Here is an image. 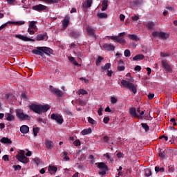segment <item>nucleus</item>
<instances>
[{
    "instance_id": "obj_47",
    "label": "nucleus",
    "mask_w": 177,
    "mask_h": 177,
    "mask_svg": "<svg viewBox=\"0 0 177 177\" xmlns=\"http://www.w3.org/2000/svg\"><path fill=\"white\" fill-rule=\"evenodd\" d=\"M124 53L125 57H129L131 56V51L129 50H125Z\"/></svg>"
},
{
    "instance_id": "obj_38",
    "label": "nucleus",
    "mask_w": 177,
    "mask_h": 177,
    "mask_svg": "<svg viewBox=\"0 0 177 177\" xmlns=\"http://www.w3.org/2000/svg\"><path fill=\"white\" fill-rule=\"evenodd\" d=\"M165 171V169H164V167H161V168H160V167H155V172H156V174H158V172H164Z\"/></svg>"
},
{
    "instance_id": "obj_39",
    "label": "nucleus",
    "mask_w": 177,
    "mask_h": 177,
    "mask_svg": "<svg viewBox=\"0 0 177 177\" xmlns=\"http://www.w3.org/2000/svg\"><path fill=\"white\" fill-rule=\"evenodd\" d=\"M77 93L78 95H88V91H86L84 88H80L79 89Z\"/></svg>"
},
{
    "instance_id": "obj_55",
    "label": "nucleus",
    "mask_w": 177,
    "mask_h": 177,
    "mask_svg": "<svg viewBox=\"0 0 177 177\" xmlns=\"http://www.w3.org/2000/svg\"><path fill=\"white\" fill-rule=\"evenodd\" d=\"M105 157H106V158H108V160H110V161H114V160H113V158H111V156H110V155L109 154V153H106V154L104 155Z\"/></svg>"
},
{
    "instance_id": "obj_3",
    "label": "nucleus",
    "mask_w": 177,
    "mask_h": 177,
    "mask_svg": "<svg viewBox=\"0 0 177 177\" xmlns=\"http://www.w3.org/2000/svg\"><path fill=\"white\" fill-rule=\"evenodd\" d=\"M16 114L17 118L21 120V121H24L25 120H31V117H30L28 115L24 114L23 111L20 109L17 110Z\"/></svg>"
},
{
    "instance_id": "obj_41",
    "label": "nucleus",
    "mask_w": 177,
    "mask_h": 177,
    "mask_svg": "<svg viewBox=\"0 0 177 177\" xmlns=\"http://www.w3.org/2000/svg\"><path fill=\"white\" fill-rule=\"evenodd\" d=\"M71 35L73 37V38H78V37H80V32L73 31L71 32Z\"/></svg>"
},
{
    "instance_id": "obj_12",
    "label": "nucleus",
    "mask_w": 177,
    "mask_h": 177,
    "mask_svg": "<svg viewBox=\"0 0 177 177\" xmlns=\"http://www.w3.org/2000/svg\"><path fill=\"white\" fill-rule=\"evenodd\" d=\"M129 114L132 117H137V118H139V119L143 118L142 116L138 115V113H136V108H131L129 109Z\"/></svg>"
},
{
    "instance_id": "obj_2",
    "label": "nucleus",
    "mask_w": 177,
    "mask_h": 177,
    "mask_svg": "<svg viewBox=\"0 0 177 177\" xmlns=\"http://www.w3.org/2000/svg\"><path fill=\"white\" fill-rule=\"evenodd\" d=\"M121 84L124 88H128V89H130V91H132L133 93H136L138 92V90L136 89V87L133 84L129 82V81H127L125 80H122L121 81Z\"/></svg>"
},
{
    "instance_id": "obj_8",
    "label": "nucleus",
    "mask_w": 177,
    "mask_h": 177,
    "mask_svg": "<svg viewBox=\"0 0 177 177\" xmlns=\"http://www.w3.org/2000/svg\"><path fill=\"white\" fill-rule=\"evenodd\" d=\"M32 53H33V55H37L39 56H41V57H44L45 56V54H44L42 47H36L35 49H33L32 50Z\"/></svg>"
},
{
    "instance_id": "obj_6",
    "label": "nucleus",
    "mask_w": 177,
    "mask_h": 177,
    "mask_svg": "<svg viewBox=\"0 0 177 177\" xmlns=\"http://www.w3.org/2000/svg\"><path fill=\"white\" fill-rule=\"evenodd\" d=\"M86 31L87 32V35H88L89 37H92V38H96V34H95V30L93 27L91 26H87Z\"/></svg>"
},
{
    "instance_id": "obj_53",
    "label": "nucleus",
    "mask_w": 177,
    "mask_h": 177,
    "mask_svg": "<svg viewBox=\"0 0 177 177\" xmlns=\"http://www.w3.org/2000/svg\"><path fill=\"white\" fill-rule=\"evenodd\" d=\"M64 112L68 115H73V112H71V111L70 109H65Z\"/></svg>"
},
{
    "instance_id": "obj_56",
    "label": "nucleus",
    "mask_w": 177,
    "mask_h": 177,
    "mask_svg": "<svg viewBox=\"0 0 177 177\" xmlns=\"http://www.w3.org/2000/svg\"><path fill=\"white\" fill-rule=\"evenodd\" d=\"M28 32H29L30 35H34V34H35V31H34V30H31L30 28H28Z\"/></svg>"
},
{
    "instance_id": "obj_51",
    "label": "nucleus",
    "mask_w": 177,
    "mask_h": 177,
    "mask_svg": "<svg viewBox=\"0 0 177 177\" xmlns=\"http://www.w3.org/2000/svg\"><path fill=\"white\" fill-rule=\"evenodd\" d=\"M79 104L80 106H86V101L83 100H79Z\"/></svg>"
},
{
    "instance_id": "obj_29",
    "label": "nucleus",
    "mask_w": 177,
    "mask_h": 177,
    "mask_svg": "<svg viewBox=\"0 0 177 177\" xmlns=\"http://www.w3.org/2000/svg\"><path fill=\"white\" fill-rule=\"evenodd\" d=\"M169 37V35H168V34L163 32H160L159 38H160L161 39H168Z\"/></svg>"
},
{
    "instance_id": "obj_46",
    "label": "nucleus",
    "mask_w": 177,
    "mask_h": 177,
    "mask_svg": "<svg viewBox=\"0 0 177 177\" xmlns=\"http://www.w3.org/2000/svg\"><path fill=\"white\" fill-rule=\"evenodd\" d=\"M24 150H21L20 151L19 153H18V155H17L16 157H24L26 156L25 153H24Z\"/></svg>"
},
{
    "instance_id": "obj_61",
    "label": "nucleus",
    "mask_w": 177,
    "mask_h": 177,
    "mask_svg": "<svg viewBox=\"0 0 177 177\" xmlns=\"http://www.w3.org/2000/svg\"><path fill=\"white\" fill-rule=\"evenodd\" d=\"M102 111H103V108L100 107L97 111L98 115H103V113H102Z\"/></svg>"
},
{
    "instance_id": "obj_43",
    "label": "nucleus",
    "mask_w": 177,
    "mask_h": 177,
    "mask_svg": "<svg viewBox=\"0 0 177 177\" xmlns=\"http://www.w3.org/2000/svg\"><path fill=\"white\" fill-rule=\"evenodd\" d=\"M46 120H45V119H43V118H39L38 119H37V122H39V124H46Z\"/></svg>"
},
{
    "instance_id": "obj_57",
    "label": "nucleus",
    "mask_w": 177,
    "mask_h": 177,
    "mask_svg": "<svg viewBox=\"0 0 177 177\" xmlns=\"http://www.w3.org/2000/svg\"><path fill=\"white\" fill-rule=\"evenodd\" d=\"M117 98H115V97H112L111 98V103H113V104H115V103H117Z\"/></svg>"
},
{
    "instance_id": "obj_21",
    "label": "nucleus",
    "mask_w": 177,
    "mask_h": 177,
    "mask_svg": "<svg viewBox=\"0 0 177 177\" xmlns=\"http://www.w3.org/2000/svg\"><path fill=\"white\" fill-rule=\"evenodd\" d=\"M5 118L7 121H15V115L10 113H6Z\"/></svg>"
},
{
    "instance_id": "obj_18",
    "label": "nucleus",
    "mask_w": 177,
    "mask_h": 177,
    "mask_svg": "<svg viewBox=\"0 0 177 177\" xmlns=\"http://www.w3.org/2000/svg\"><path fill=\"white\" fill-rule=\"evenodd\" d=\"M96 164H97V167L101 171H107L108 167L106 165V164L104 162H98Z\"/></svg>"
},
{
    "instance_id": "obj_37",
    "label": "nucleus",
    "mask_w": 177,
    "mask_h": 177,
    "mask_svg": "<svg viewBox=\"0 0 177 177\" xmlns=\"http://www.w3.org/2000/svg\"><path fill=\"white\" fill-rule=\"evenodd\" d=\"M39 127H33L32 132L35 137L37 136L38 133H39Z\"/></svg>"
},
{
    "instance_id": "obj_36",
    "label": "nucleus",
    "mask_w": 177,
    "mask_h": 177,
    "mask_svg": "<svg viewBox=\"0 0 177 177\" xmlns=\"http://www.w3.org/2000/svg\"><path fill=\"white\" fill-rule=\"evenodd\" d=\"M141 126L143 129H145V132H149V131H150V127H149V125H147V123H142Z\"/></svg>"
},
{
    "instance_id": "obj_31",
    "label": "nucleus",
    "mask_w": 177,
    "mask_h": 177,
    "mask_svg": "<svg viewBox=\"0 0 177 177\" xmlns=\"http://www.w3.org/2000/svg\"><path fill=\"white\" fill-rule=\"evenodd\" d=\"M97 16L99 19H107V14L106 12H98Z\"/></svg>"
},
{
    "instance_id": "obj_13",
    "label": "nucleus",
    "mask_w": 177,
    "mask_h": 177,
    "mask_svg": "<svg viewBox=\"0 0 177 177\" xmlns=\"http://www.w3.org/2000/svg\"><path fill=\"white\" fill-rule=\"evenodd\" d=\"M45 145H46V149H48V150H52L53 149V146L55 145L53 142H52L49 140H45Z\"/></svg>"
},
{
    "instance_id": "obj_17",
    "label": "nucleus",
    "mask_w": 177,
    "mask_h": 177,
    "mask_svg": "<svg viewBox=\"0 0 177 177\" xmlns=\"http://www.w3.org/2000/svg\"><path fill=\"white\" fill-rule=\"evenodd\" d=\"M17 160L23 164H27L28 162V158L26 156H17Z\"/></svg>"
},
{
    "instance_id": "obj_25",
    "label": "nucleus",
    "mask_w": 177,
    "mask_h": 177,
    "mask_svg": "<svg viewBox=\"0 0 177 177\" xmlns=\"http://www.w3.org/2000/svg\"><path fill=\"white\" fill-rule=\"evenodd\" d=\"M143 59H145V55H143L142 54L137 55L134 57H133V60H134V62H138L139 60H143Z\"/></svg>"
},
{
    "instance_id": "obj_54",
    "label": "nucleus",
    "mask_w": 177,
    "mask_h": 177,
    "mask_svg": "<svg viewBox=\"0 0 177 177\" xmlns=\"http://www.w3.org/2000/svg\"><path fill=\"white\" fill-rule=\"evenodd\" d=\"M26 21H16L15 22V24H17L18 26H23V24H25Z\"/></svg>"
},
{
    "instance_id": "obj_7",
    "label": "nucleus",
    "mask_w": 177,
    "mask_h": 177,
    "mask_svg": "<svg viewBox=\"0 0 177 177\" xmlns=\"http://www.w3.org/2000/svg\"><path fill=\"white\" fill-rule=\"evenodd\" d=\"M32 8L33 10H36V12H44V10H46V9H48V6L42 4H38L33 6Z\"/></svg>"
},
{
    "instance_id": "obj_26",
    "label": "nucleus",
    "mask_w": 177,
    "mask_h": 177,
    "mask_svg": "<svg viewBox=\"0 0 177 177\" xmlns=\"http://www.w3.org/2000/svg\"><path fill=\"white\" fill-rule=\"evenodd\" d=\"M37 21H31L29 24V28H32V30H37Z\"/></svg>"
},
{
    "instance_id": "obj_1",
    "label": "nucleus",
    "mask_w": 177,
    "mask_h": 177,
    "mask_svg": "<svg viewBox=\"0 0 177 177\" xmlns=\"http://www.w3.org/2000/svg\"><path fill=\"white\" fill-rule=\"evenodd\" d=\"M30 109L35 113L37 114H41L42 113H46L50 106L48 104L46 105H41V104H31L30 105Z\"/></svg>"
},
{
    "instance_id": "obj_62",
    "label": "nucleus",
    "mask_w": 177,
    "mask_h": 177,
    "mask_svg": "<svg viewBox=\"0 0 177 177\" xmlns=\"http://www.w3.org/2000/svg\"><path fill=\"white\" fill-rule=\"evenodd\" d=\"M166 9H167V10H169V12H174V7L172 6H167L166 7Z\"/></svg>"
},
{
    "instance_id": "obj_24",
    "label": "nucleus",
    "mask_w": 177,
    "mask_h": 177,
    "mask_svg": "<svg viewBox=\"0 0 177 177\" xmlns=\"http://www.w3.org/2000/svg\"><path fill=\"white\" fill-rule=\"evenodd\" d=\"M92 2H93V0H86V2L83 3V8H91Z\"/></svg>"
},
{
    "instance_id": "obj_42",
    "label": "nucleus",
    "mask_w": 177,
    "mask_h": 177,
    "mask_svg": "<svg viewBox=\"0 0 177 177\" xmlns=\"http://www.w3.org/2000/svg\"><path fill=\"white\" fill-rule=\"evenodd\" d=\"M102 60H103V57H98L95 62L96 66H100V63H102Z\"/></svg>"
},
{
    "instance_id": "obj_9",
    "label": "nucleus",
    "mask_w": 177,
    "mask_h": 177,
    "mask_svg": "<svg viewBox=\"0 0 177 177\" xmlns=\"http://www.w3.org/2000/svg\"><path fill=\"white\" fill-rule=\"evenodd\" d=\"M15 38H17L18 39H21V41H24V42H30V41H34V39L31 38H28L23 35H14Z\"/></svg>"
},
{
    "instance_id": "obj_22",
    "label": "nucleus",
    "mask_w": 177,
    "mask_h": 177,
    "mask_svg": "<svg viewBox=\"0 0 177 177\" xmlns=\"http://www.w3.org/2000/svg\"><path fill=\"white\" fill-rule=\"evenodd\" d=\"M36 39L37 41H44V39H48V36H46V34L37 35Z\"/></svg>"
},
{
    "instance_id": "obj_63",
    "label": "nucleus",
    "mask_w": 177,
    "mask_h": 177,
    "mask_svg": "<svg viewBox=\"0 0 177 177\" xmlns=\"http://www.w3.org/2000/svg\"><path fill=\"white\" fill-rule=\"evenodd\" d=\"M3 161H9V156L8 155H4L3 156Z\"/></svg>"
},
{
    "instance_id": "obj_45",
    "label": "nucleus",
    "mask_w": 177,
    "mask_h": 177,
    "mask_svg": "<svg viewBox=\"0 0 177 177\" xmlns=\"http://www.w3.org/2000/svg\"><path fill=\"white\" fill-rule=\"evenodd\" d=\"M145 176L149 177V176H151V170L147 169L145 170Z\"/></svg>"
},
{
    "instance_id": "obj_27",
    "label": "nucleus",
    "mask_w": 177,
    "mask_h": 177,
    "mask_svg": "<svg viewBox=\"0 0 177 177\" xmlns=\"http://www.w3.org/2000/svg\"><path fill=\"white\" fill-rule=\"evenodd\" d=\"M69 62H71L72 63V64H74V66H81V64H78V62H77V61H75V59L74 58V57H68Z\"/></svg>"
},
{
    "instance_id": "obj_14",
    "label": "nucleus",
    "mask_w": 177,
    "mask_h": 177,
    "mask_svg": "<svg viewBox=\"0 0 177 177\" xmlns=\"http://www.w3.org/2000/svg\"><path fill=\"white\" fill-rule=\"evenodd\" d=\"M20 132L24 134L28 133L30 132V127L27 125H22L20 127Z\"/></svg>"
},
{
    "instance_id": "obj_52",
    "label": "nucleus",
    "mask_w": 177,
    "mask_h": 177,
    "mask_svg": "<svg viewBox=\"0 0 177 177\" xmlns=\"http://www.w3.org/2000/svg\"><path fill=\"white\" fill-rule=\"evenodd\" d=\"M131 19L133 20V21H138V20H139V16L133 15L131 17Z\"/></svg>"
},
{
    "instance_id": "obj_40",
    "label": "nucleus",
    "mask_w": 177,
    "mask_h": 177,
    "mask_svg": "<svg viewBox=\"0 0 177 177\" xmlns=\"http://www.w3.org/2000/svg\"><path fill=\"white\" fill-rule=\"evenodd\" d=\"M43 1V2H47L48 3H57L59 0H40Z\"/></svg>"
},
{
    "instance_id": "obj_44",
    "label": "nucleus",
    "mask_w": 177,
    "mask_h": 177,
    "mask_svg": "<svg viewBox=\"0 0 177 177\" xmlns=\"http://www.w3.org/2000/svg\"><path fill=\"white\" fill-rule=\"evenodd\" d=\"M88 121L89 122V124H91V125H95V124H96V122L95 120H93L92 118L88 117Z\"/></svg>"
},
{
    "instance_id": "obj_33",
    "label": "nucleus",
    "mask_w": 177,
    "mask_h": 177,
    "mask_svg": "<svg viewBox=\"0 0 177 177\" xmlns=\"http://www.w3.org/2000/svg\"><path fill=\"white\" fill-rule=\"evenodd\" d=\"M146 27L148 30H153L154 28V23L149 21L146 24Z\"/></svg>"
},
{
    "instance_id": "obj_19",
    "label": "nucleus",
    "mask_w": 177,
    "mask_h": 177,
    "mask_svg": "<svg viewBox=\"0 0 177 177\" xmlns=\"http://www.w3.org/2000/svg\"><path fill=\"white\" fill-rule=\"evenodd\" d=\"M70 23V17L66 16L62 22L63 24V28L65 30V28H67L68 24Z\"/></svg>"
},
{
    "instance_id": "obj_4",
    "label": "nucleus",
    "mask_w": 177,
    "mask_h": 177,
    "mask_svg": "<svg viewBox=\"0 0 177 177\" xmlns=\"http://www.w3.org/2000/svg\"><path fill=\"white\" fill-rule=\"evenodd\" d=\"M49 89L53 95H55L56 96H58V97H62L63 95V91H62L60 89L54 88L53 86H49Z\"/></svg>"
},
{
    "instance_id": "obj_64",
    "label": "nucleus",
    "mask_w": 177,
    "mask_h": 177,
    "mask_svg": "<svg viewBox=\"0 0 177 177\" xmlns=\"http://www.w3.org/2000/svg\"><path fill=\"white\" fill-rule=\"evenodd\" d=\"M106 172H107V170H102V171H99V175H102L103 176L104 175H106Z\"/></svg>"
},
{
    "instance_id": "obj_35",
    "label": "nucleus",
    "mask_w": 177,
    "mask_h": 177,
    "mask_svg": "<svg viewBox=\"0 0 177 177\" xmlns=\"http://www.w3.org/2000/svg\"><path fill=\"white\" fill-rule=\"evenodd\" d=\"M111 67V64L110 63H106L104 66L101 67L102 71H106V70H109Z\"/></svg>"
},
{
    "instance_id": "obj_32",
    "label": "nucleus",
    "mask_w": 177,
    "mask_h": 177,
    "mask_svg": "<svg viewBox=\"0 0 177 177\" xmlns=\"http://www.w3.org/2000/svg\"><path fill=\"white\" fill-rule=\"evenodd\" d=\"M107 6H109V1L107 0H104L102 1V10L104 11L107 9Z\"/></svg>"
},
{
    "instance_id": "obj_34",
    "label": "nucleus",
    "mask_w": 177,
    "mask_h": 177,
    "mask_svg": "<svg viewBox=\"0 0 177 177\" xmlns=\"http://www.w3.org/2000/svg\"><path fill=\"white\" fill-rule=\"evenodd\" d=\"M128 37L132 41H139V38L136 35H128Z\"/></svg>"
},
{
    "instance_id": "obj_28",
    "label": "nucleus",
    "mask_w": 177,
    "mask_h": 177,
    "mask_svg": "<svg viewBox=\"0 0 177 177\" xmlns=\"http://www.w3.org/2000/svg\"><path fill=\"white\" fill-rule=\"evenodd\" d=\"M48 171L50 174L52 175L53 174H55V172L57 171V167H56L55 166H49Z\"/></svg>"
},
{
    "instance_id": "obj_30",
    "label": "nucleus",
    "mask_w": 177,
    "mask_h": 177,
    "mask_svg": "<svg viewBox=\"0 0 177 177\" xmlns=\"http://www.w3.org/2000/svg\"><path fill=\"white\" fill-rule=\"evenodd\" d=\"M81 133L83 136L89 135V133H92V129L88 128L86 129H84L82 131Z\"/></svg>"
},
{
    "instance_id": "obj_50",
    "label": "nucleus",
    "mask_w": 177,
    "mask_h": 177,
    "mask_svg": "<svg viewBox=\"0 0 177 177\" xmlns=\"http://www.w3.org/2000/svg\"><path fill=\"white\" fill-rule=\"evenodd\" d=\"M12 168H14L15 171H20L21 169V166L17 165H13Z\"/></svg>"
},
{
    "instance_id": "obj_58",
    "label": "nucleus",
    "mask_w": 177,
    "mask_h": 177,
    "mask_svg": "<svg viewBox=\"0 0 177 177\" xmlns=\"http://www.w3.org/2000/svg\"><path fill=\"white\" fill-rule=\"evenodd\" d=\"M153 37H158L160 38V32L156 31L152 33Z\"/></svg>"
},
{
    "instance_id": "obj_59",
    "label": "nucleus",
    "mask_w": 177,
    "mask_h": 177,
    "mask_svg": "<svg viewBox=\"0 0 177 177\" xmlns=\"http://www.w3.org/2000/svg\"><path fill=\"white\" fill-rule=\"evenodd\" d=\"M86 159V157L85 156L84 154H82L80 156V158H79L80 161H84Z\"/></svg>"
},
{
    "instance_id": "obj_60",
    "label": "nucleus",
    "mask_w": 177,
    "mask_h": 177,
    "mask_svg": "<svg viewBox=\"0 0 177 177\" xmlns=\"http://www.w3.org/2000/svg\"><path fill=\"white\" fill-rule=\"evenodd\" d=\"M103 121L104 124H108L109 122L110 121V118L109 117H105L104 118Z\"/></svg>"
},
{
    "instance_id": "obj_11",
    "label": "nucleus",
    "mask_w": 177,
    "mask_h": 177,
    "mask_svg": "<svg viewBox=\"0 0 177 177\" xmlns=\"http://www.w3.org/2000/svg\"><path fill=\"white\" fill-rule=\"evenodd\" d=\"M161 64L163 68H165V70L168 71V73H171V71H172V69L171 68V66H169V64H168V62L166 60H162L161 62Z\"/></svg>"
},
{
    "instance_id": "obj_20",
    "label": "nucleus",
    "mask_w": 177,
    "mask_h": 177,
    "mask_svg": "<svg viewBox=\"0 0 177 177\" xmlns=\"http://www.w3.org/2000/svg\"><path fill=\"white\" fill-rule=\"evenodd\" d=\"M103 48L106 49V50H114V49H115V47L110 44H105L103 45Z\"/></svg>"
},
{
    "instance_id": "obj_48",
    "label": "nucleus",
    "mask_w": 177,
    "mask_h": 177,
    "mask_svg": "<svg viewBox=\"0 0 177 177\" xmlns=\"http://www.w3.org/2000/svg\"><path fill=\"white\" fill-rule=\"evenodd\" d=\"M11 22H6L5 24H3V25H1L0 26V31H2V30H3V28H5V27H8V24H10Z\"/></svg>"
},
{
    "instance_id": "obj_49",
    "label": "nucleus",
    "mask_w": 177,
    "mask_h": 177,
    "mask_svg": "<svg viewBox=\"0 0 177 177\" xmlns=\"http://www.w3.org/2000/svg\"><path fill=\"white\" fill-rule=\"evenodd\" d=\"M73 145L76 147L81 146V141L80 140H76L73 142Z\"/></svg>"
},
{
    "instance_id": "obj_23",
    "label": "nucleus",
    "mask_w": 177,
    "mask_h": 177,
    "mask_svg": "<svg viewBox=\"0 0 177 177\" xmlns=\"http://www.w3.org/2000/svg\"><path fill=\"white\" fill-rule=\"evenodd\" d=\"M0 142L1 143H4L6 145H12V140H10V139H9L6 137L2 138V139L0 140Z\"/></svg>"
},
{
    "instance_id": "obj_5",
    "label": "nucleus",
    "mask_w": 177,
    "mask_h": 177,
    "mask_svg": "<svg viewBox=\"0 0 177 177\" xmlns=\"http://www.w3.org/2000/svg\"><path fill=\"white\" fill-rule=\"evenodd\" d=\"M51 120H54L57 122V124H62V123L64 122L63 116L60 114H55L53 113L50 115Z\"/></svg>"
},
{
    "instance_id": "obj_15",
    "label": "nucleus",
    "mask_w": 177,
    "mask_h": 177,
    "mask_svg": "<svg viewBox=\"0 0 177 177\" xmlns=\"http://www.w3.org/2000/svg\"><path fill=\"white\" fill-rule=\"evenodd\" d=\"M169 151H171V150H169V149L160 151L159 152V156H160L161 158H165V157L168 156V154H169Z\"/></svg>"
},
{
    "instance_id": "obj_16",
    "label": "nucleus",
    "mask_w": 177,
    "mask_h": 177,
    "mask_svg": "<svg viewBox=\"0 0 177 177\" xmlns=\"http://www.w3.org/2000/svg\"><path fill=\"white\" fill-rule=\"evenodd\" d=\"M43 48V53H46V55H48V56H50L52 53H53V50H52L50 48L48 47H42Z\"/></svg>"
},
{
    "instance_id": "obj_10",
    "label": "nucleus",
    "mask_w": 177,
    "mask_h": 177,
    "mask_svg": "<svg viewBox=\"0 0 177 177\" xmlns=\"http://www.w3.org/2000/svg\"><path fill=\"white\" fill-rule=\"evenodd\" d=\"M111 39H113V41H115V42H118L122 45H124V44H125V39H124L123 37H120L118 36H111Z\"/></svg>"
}]
</instances>
